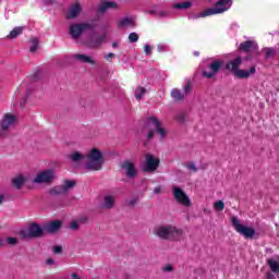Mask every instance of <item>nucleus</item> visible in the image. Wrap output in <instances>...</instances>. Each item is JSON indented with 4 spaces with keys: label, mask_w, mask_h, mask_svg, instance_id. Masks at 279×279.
<instances>
[{
    "label": "nucleus",
    "mask_w": 279,
    "mask_h": 279,
    "mask_svg": "<svg viewBox=\"0 0 279 279\" xmlns=\"http://www.w3.org/2000/svg\"><path fill=\"white\" fill-rule=\"evenodd\" d=\"M121 169L126 178H136L138 171L136 170V163L132 160L123 161L121 165Z\"/></svg>",
    "instance_id": "obj_14"
},
{
    "label": "nucleus",
    "mask_w": 279,
    "mask_h": 279,
    "mask_svg": "<svg viewBox=\"0 0 279 279\" xmlns=\"http://www.w3.org/2000/svg\"><path fill=\"white\" fill-rule=\"evenodd\" d=\"M73 186H75V181H63V183L61 184V191L63 192V195H66V193H69L70 190L73 189Z\"/></svg>",
    "instance_id": "obj_25"
},
{
    "label": "nucleus",
    "mask_w": 279,
    "mask_h": 279,
    "mask_svg": "<svg viewBox=\"0 0 279 279\" xmlns=\"http://www.w3.org/2000/svg\"><path fill=\"white\" fill-rule=\"evenodd\" d=\"M241 49H243V51H252V48L254 47V43L252 41H245L243 44H241Z\"/></svg>",
    "instance_id": "obj_34"
},
{
    "label": "nucleus",
    "mask_w": 279,
    "mask_h": 279,
    "mask_svg": "<svg viewBox=\"0 0 279 279\" xmlns=\"http://www.w3.org/2000/svg\"><path fill=\"white\" fill-rule=\"evenodd\" d=\"M24 239H37L43 236V228L37 223H32L27 230L22 231Z\"/></svg>",
    "instance_id": "obj_12"
},
{
    "label": "nucleus",
    "mask_w": 279,
    "mask_h": 279,
    "mask_svg": "<svg viewBox=\"0 0 279 279\" xmlns=\"http://www.w3.org/2000/svg\"><path fill=\"white\" fill-rule=\"evenodd\" d=\"M73 59L77 62H82L83 64H97V61H95V59L88 54L76 53L73 56Z\"/></svg>",
    "instance_id": "obj_19"
},
{
    "label": "nucleus",
    "mask_w": 279,
    "mask_h": 279,
    "mask_svg": "<svg viewBox=\"0 0 279 279\" xmlns=\"http://www.w3.org/2000/svg\"><path fill=\"white\" fill-rule=\"evenodd\" d=\"M136 204H138V198H132V199H130V201L128 202V205H129V206H134V205H136Z\"/></svg>",
    "instance_id": "obj_46"
},
{
    "label": "nucleus",
    "mask_w": 279,
    "mask_h": 279,
    "mask_svg": "<svg viewBox=\"0 0 279 279\" xmlns=\"http://www.w3.org/2000/svg\"><path fill=\"white\" fill-rule=\"evenodd\" d=\"M7 243V245H16V243H19V239L16 238H7L4 240V244Z\"/></svg>",
    "instance_id": "obj_37"
},
{
    "label": "nucleus",
    "mask_w": 279,
    "mask_h": 279,
    "mask_svg": "<svg viewBox=\"0 0 279 279\" xmlns=\"http://www.w3.org/2000/svg\"><path fill=\"white\" fill-rule=\"evenodd\" d=\"M241 57H238L231 61H229L227 63V69L228 71H231V73H233V75L236 73V71H239V68L241 66Z\"/></svg>",
    "instance_id": "obj_21"
},
{
    "label": "nucleus",
    "mask_w": 279,
    "mask_h": 279,
    "mask_svg": "<svg viewBox=\"0 0 279 279\" xmlns=\"http://www.w3.org/2000/svg\"><path fill=\"white\" fill-rule=\"evenodd\" d=\"M105 58H106V60H110V59L114 58V53L109 52V53H107V54L105 56Z\"/></svg>",
    "instance_id": "obj_49"
},
{
    "label": "nucleus",
    "mask_w": 279,
    "mask_h": 279,
    "mask_svg": "<svg viewBox=\"0 0 279 279\" xmlns=\"http://www.w3.org/2000/svg\"><path fill=\"white\" fill-rule=\"evenodd\" d=\"M145 95H147V88H145L143 86H138L135 89V99H137V101H141V99H143V97H145Z\"/></svg>",
    "instance_id": "obj_29"
},
{
    "label": "nucleus",
    "mask_w": 279,
    "mask_h": 279,
    "mask_svg": "<svg viewBox=\"0 0 279 279\" xmlns=\"http://www.w3.org/2000/svg\"><path fill=\"white\" fill-rule=\"evenodd\" d=\"M183 90H184L185 95H189V93H191V84L185 85Z\"/></svg>",
    "instance_id": "obj_47"
},
{
    "label": "nucleus",
    "mask_w": 279,
    "mask_h": 279,
    "mask_svg": "<svg viewBox=\"0 0 279 279\" xmlns=\"http://www.w3.org/2000/svg\"><path fill=\"white\" fill-rule=\"evenodd\" d=\"M104 162H106V158L101 149L93 147L87 151L85 167L88 171H101Z\"/></svg>",
    "instance_id": "obj_2"
},
{
    "label": "nucleus",
    "mask_w": 279,
    "mask_h": 279,
    "mask_svg": "<svg viewBox=\"0 0 279 279\" xmlns=\"http://www.w3.org/2000/svg\"><path fill=\"white\" fill-rule=\"evenodd\" d=\"M49 195L56 196V195H64V192H62V186L57 185L54 187H51L49 190Z\"/></svg>",
    "instance_id": "obj_31"
},
{
    "label": "nucleus",
    "mask_w": 279,
    "mask_h": 279,
    "mask_svg": "<svg viewBox=\"0 0 279 279\" xmlns=\"http://www.w3.org/2000/svg\"><path fill=\"white\" fill-rule=\"evenodd\" d=\"M157 51H158V53H165V52L169 51V45L158 44L157 45Z\"/></svg>",
    "instance_id": "obj_35"
},
{
    "label": "nucleus",
    "mask_w": 279,
    "mask_h": 279,
    "mask_svg": "<svg viewBox=\"0 0 279 279\" xmlns=\"http://www.w3.org/2000/svg\"><path fill=\"white\" fill-rule=\"evenodd\" d=\"M172 195L175 202H178V204L181 206H184L185 208L191 206V197H189V194L184 192V190H182L180 186L172 187Z\"/></svg>",
    "instance_id": "obj_8"
},
{
    "label": "nucleus",
    "mask_w": 279,
    "mask_h": 279,
    "mask_svg": "<svg viewBox=\"0 0 279 279\" xmlns=\"http://www.w3.org/2000/svg\"><path fill=\"white\" fill-rule=\"evenodd\" d=\"M46 265H49V266L56 265V260L53 258H48L46 259Z\"/></svg>",
    "instance_id": "obj_48"
},
{
    "label": "nucleus",
    "mask_w": 279,
    "mask_h": 279,
    "mask_svg": "<svg viewBox=\"0 0 279 279\" xmlns=\"http://www.w3.org/2000/svg\"><path fill=\"white\" fill-rule=\"evenodd\" d=\"M160 16H167V12H159Z\"/></svg>",
    "instance_id": "obj_52"
},
{
    "label": "nucleus",
    "mask_w": 279,
    "mask_h": 279,
    "mask_svg": "<svg viewBox=\"0 0 279 279\" xmlns=\"http://www.w3.org/2000/svg\"><path fill=\"white\" fill-rule=\"evenodd\" d=\"M108 10H119V2L114 0H102L98 5V12L104 14L108 12Z\"/></svg>",
    "instance_id": "obj_17"
},
{
    "label": "nucleus",
    "mask_w": 279,
    "mask_h": 279,
    "mask_svg": "<svg viewBox=\"0 0 279 279\" xmlns=\"http://www.w3.org/2000/svg\"><path fill=\"white\" fill-rule=\"evenodd\" d=\"M162 271H165L166 274H171V271H173V265L167 264L166 266H163Z\"/></svg>",
    "instance_id": "obj_43"
},
{
    "label": "nucleus",
    "mask_w": 279,
    "mask_h": 279,
    "mask_svg": "<svg viewBox=\"0 0 279 279\" xmlns=\"http://www.w3.org/2000/svg\"><path fill=\"white\" fill-rule=\"evenodd\" d=\"M129 40H130V43H138V34H136V33H131V34L129 35Z\"/></svg>",
    "instance_id": "obj_40"
},
{
    "label": "nucleus",
    "mask_w": 279,
    "mask_h": 279,
    "mask_svg": "<svg viewBox=\"0 0 279 279\" xmlns=\"http://www.w3.org/2000/svg\"><path fill=\"white\" fill-rule=\"evenodd\" d=\"M193 3L191 1L177 2L172 4L173 10H189L191 9Z\"/></svg>",
    "instance_id": "obj_24"
},
{
    "label": "nucleus",
    "mask_w": 279,
    "mask_h": 279,
    "mask_svg": "<svg viewBox=\"0 0 279 279\" xmlns=\"http://www.w3.org/2000/svg\"><path fill=\"white\" fill-rule=\"evenodd\" d=\"M83 11L84 5L82 4V2L75 0L69 5L65 16L70 21H73L74 19H77V16H80V14H82Z\"/></svg>",
    "instance_id": "obj_9"
},
{
    "label": "nucleus",
    "mask_w": 279,
    "mask_h": 279,
    "mask_svg": "<svg viewBox=\"0 0 279 279\" xmlns=\"http://www.w3.org/2000/svg\"><path fill=\"white\" fill-rule=\"evenodd\" d=\"M221 66H223V62L221 60H214L208 65V70L203 71L204 77H207V80H213V77H215V75H217L218 72L221 71Z\"/></svg>",
    "instance_id": "obj_11"
},
{
    "label": "nucleus",
    "mask_w": 279,
    "mask_h": 279,
    "mask_svg": "<svg viewBox=\"0 0 279 279\" xmlns=\"http://www.w3.org/2000/svg\"><path fill=\"white\" fill-rule=\"evenodd\" d=\"M231 223L235 232L244 236V239H254V236H256V230L252 227H247L241 223V220H239L236 216L231 217Z\"/></svg>",
    "instance_id": "obj_5"
},
{
    "label": "nucleus",
    "mask_w": 279,
    "mask_h": 279,
    "mask_svg": "<svg viewBox=\"0 0 279 279\" xmlns=\"http://www.w3.org/2000/svg\"><path fill=\"white\" fill-rule=\"evenodd\" d=\"M106 40V35L100 36H88L85 39V47H88L89 49H97V47H101V44Z\"/></svg>",
    "instance_id": "obj_15"
},
{
    "label": "nucleus",
    "mask_w": 279,
    "mask_h": 279,
    "mask_svg": "<svg viewBox=\"0 0 279 279\" xmlns=\"http://www.w3.org/2000/svg\"><path fill=\"white\" fill-rule=\"evenodd\" d=\"M158 132L160 138H165L167 136V131L162 129L160 121L156 118H148L144 124L143 133L146 134V137L149 140L154 138V134Z\"/></svg>",
    "instance_id": "obj_3"
},
{
    "label": "nucleus",
    "mask_w": 279,
    "mask_h": 279,
    "mask_svg": "<svg viewBox=\"0 0 279 279\" xmlns=\"http://www.w3.org/2000/svg\"><path fill=\"white\" fill-rule=\"evenodd\" d=\"M270 271L274 274H279V262L278 259L270 258L267 260Z\"/></svg>",
    "instance_id": "obj_28"
},
{
    "label": "nucleus",
    "mask_w": 279,
    "mask_h": 279,
    "mask_svg": "<svg viewBox=\"0 0 279 279\" xmlns=\"http://www.w3.org/2000/svg\"><path fill=\"white\" fill-rule=\"evenodd\" d=\"M112 47L114 48V49H117V47H119V44H117L116 41L112 44Z\"/></svg>",
    "instance_id": "obj_53"
},
{
    "label": "nucleus",
    "mask_w": 279,
    "mask_h": 279,
    "mask_svg": "<svg viewBox=\"0 0 279 279\" xmlns=\"http://www.w3.org/2000/svg\"><path fill=\"white\" fill-rule=\"evenodd\" d=\"M69 158L72 162H82L85 156L80 151H73L72 154L69 155Z\"/></svg>",
    "instance_id": "obj_27"
},
{
    "label": "nucleus",
    "mask_w": 279,
    "mask_h": 279,
    "mask_svg": "<svg viewBox=\"0 0 279 279\" xmlns=\"http://www.w3.org/2000/svg\"><path fill=\"white\" fill-rule=\"evenodd\" d=\"M254 75H256V66H251L248 70L239 69L233 76L235 80H250Z\"/></svg>",
    "instance_id": "obj_16"
},
{
    "label": "nucleus",
    "mask_w": 279,
    "mask_h": 279,
    "mask_svg": "<svg viewBox=\"0 0 279 279\" xmlns=\"http://www.w3.org/2000/svg\"><path fill=\"white\" fill-rule=\"evenodd\" d=\"M118 27L120 29H128L129 27H136V23L134 22V17H122L118 22Z\"/></svg>",
    "instance_id": "obj_20"
},
{
    "label": "nucleus",
    "mask_w": 279,
    "mask_h": 279,
    "mask_svg": "<svg viewBox=\"0 0 279 279\" xmlns=\"http://www.w3.org/2000/svg\"><path fill=\"white\" fill-rule=\"evenodd\" d=\"M4 199H5V196L3 194H0V204H3Z\"/></svg>",
    "instance_id": "obj_50"
},
{
    "label": "nucleus",
    "mask_w": 279,
    "mask_h": 279,
    "mask_svg": "<svg viewBox=\"0 0 279 279\" xmlns=\"http://www.w3.org/2000/svg\"><path fill=\"white\" fill-rule=\"evenodd\" d=\"M88 29H93V24L88 22H82V23H73L69 27V34L73 40H77L84 32H88Z\"/></svg>",
    "instance_id": "obj_7"
},
{
    "label": "nucleus",
    "mask_w": 279,
    "mask_h": 279,
    "mask_svg": "<svg viewBox=\"0 0 279 279\" xmlns=\"http://www.w3.org/2000/svg\"><path fill=\"white\" fill-rule=\"evenodd\" d=\"M266 58H274L276 56V50L274 48L264 49Z\"/></svg>",
    "instance_id": "obj_36"
},
{
    "label": "nucleus",
    "mask_w": 279,
    "mask_h": 279,
    "mask_svg": "<svg viewBox=\"0 0 279 279\" xmlns=\"http://www.w3.org/2000/svg\"><path fill=\"white\" fill-rule=\"evenodd\" d=\"M177 121H184L186 119V113L184 111L179 112L175 116Z\"/></svg>",
    "instance_id": "obj_41"
},
{
    "label": "nucleus",
    "mask_w": 279,
    "mask_h": 279,
    "mask_svg": "<svg viewBox=\"0 0 279 279\" xmlns=\"http://www.w3.org/2000/svg\"><path fill=\"white\" fill-rule=\"evenodd\" d=\"M60 228H62V222L60 220H53L46 226L47 232L50 233L58 232Z\"/></svg>",
    "instance_id": "obj_23"
},
{
    "label": "nucleus",
    "mask_w": 279,
    "mask_h": 279,
    "mask_svg": "<svg viewBox=\"0 0 279 279\" xmlns=\"http://www.w3.org/2000/svg\"><path fill=\"white\" fill-rule=\"evenodd\" d=\"M56 181V169H45L39 171L34 178V184H53Z\"/></svg>",
    "instance_id": "obj_6"
},
{
    "label": "nucleus",
    "mask_w": 279,
    "mask_h": 279,
    "mask_svg": "<svg viewBox=\"0 0 279 279\" xmlns=\"http://www.w3.org/2000/svg\"><path fill=\"white\" fill-rule=\"evenodd\" d=\"M37 49H38V38L33 37L29 41V51L34 53V51H36Z\"/></svg>",
    "instance_id": "obj_33"
},
{
    "label": "nucleus",
    "mask_w": 279,
    "mask_h": 279,
    "mask_svg": "<svg viewBox=\"0 0 279 279\" xmlns=\"http://www.w3.org/2000/svg\"><path fill=\"white\" fill-rule=\"evenodd\" d=\"M17 118L14 113H4L0 120V128L2 132H9L14 125H16Z\"/></svg>",
    "instance_id": "obj_10"
},
{
    "label": "nucleus",
    "mask_w": 279,
    "mask_h": 279,
    "mask_svg": "<svg viewBox=\"0 0 279 279\" xmlns=\"http://www.w3.org/2000/svg\"><path fill=\"white\" fill-rule=\"evenodd\" d=\"M25 29V27L23 26H17L15 28H13L10 34L7 36V38H19V36H21V34H23V31Z\"/></svg>",
    "instance_id": "obj_26"
},
{
    "label": "nucleus",
    "mask_w": 279,
    "mask_h": 279,
    "mask_svg": "<svg viewBox=\"0 0 279 279\" xmlns=\"http://www.w3.org/2000/svg\"><path fill=\"white\" fill-rule=\"evenodd\" d=\"M144 53L145 56H151V46L149 44L144 45Z\"/></svg>",
    "instance_id": "obj_42"
},
{
    "label": "nucleus",
    "mask_w": 279,
    "mask_h": 279,
    "mask_svg": "<svg viewBox=\"0 0 279 279\" xmlns=\"http://www.w3.org/2000/svg\"><path fill=\"white\" fill-rule=\"evenodd\" d=\"M158 165H160V160L156 158V156L146 154L143 166L144 171H156V169H158Z\"/></svg>",
    "instance_id": "obj_13"
},
{
    "label": "nucleus",
    "mask_w": 279,
    "mask_h": 279,
    "mask_svg": "<svg viewBox=\"0 0 279 279\" xmlns=\"http://www.w3.org/2000/svg\"><path fill=\"white\" fill-rule=\"evenodd\" d=\"M194 56H199V52H194Z\"/></svg>",
    "instance_id": "obj_55"
},
{
    "label": "nucleus",
    "mask_w": 279,
    "mask_h": 279,
    "mask_svg": "<svg viewBox=\"0 0 279 279\" xmlns=\"http://www.w3.org/2000/svg\"><path fill=\"white\" fill-rule=\"evenodd\" d=\"M232 8V0H219L215 8L207 9L199 13L201 19H205V16H213L215 14H223V12H228V10Z\"/></svg>",
    "instance_id": "obj_4"
},
{
    "label": "nucleus",
    "mask_w": 279,
    "mask_h": 279,
    "mask_svg": "<svg viewBox=\"0 0 279 279\" xmlns=\"http://www.w3.org/2000/svg\"><path fill=\"white\" fill-rule=\"evenodd\" d=\"M25 182H27V175L25 174H17L12 179V185L15 189H23V184H25Z\"/></svg>",
    "instance_id": "obj_22"
},
{
    "label": "nucleus",
    "mask_w": 279,
    "mask_h": 279,
    "mask_svg": "<svg viewBox=\"0 0 279 279\" xmlns=\"http://www.w3.org/2000/svg\"><path fill=\"white\" fill-rule=\"evenodd\" d=\"M186 169H189V171H192L193 173H196V171H197V166H195L194 162H187V163H186Z\"/></svg>",
    "instance_id": "obj_39"
},
{
    "label": "nucleus",
    "mask_w": 279,
    "mask_h": 279,
    "mask_svg": "<svg viewBox=\"0 0 279 279\" xmlns=\"http://www.w3.org/2000/svg\"><path fill=\"white\" fill-rule=\"evenodd\" d=\"M5 245V240L0 239V246Z\"/></svg>",
    "instance_id": "obj_51"
},
{
    "label": "nucleus",
    "mask_w": 279,
    "mask_h": 279,
    "mask_svg": "<svg viewBox=\"0 0 279 279\" xmlns=\"http://www.w3.org/2000/svg\"><path fill=\"white\" fill-rule=\"evenodd\" d=\"M53 254H62V246L61 245H56L52 247Z\"/></svg>",
    "instance_id": "obj_44"
},
{
    "label": "nucleus",
    "mask_w": 279,
    "mask_h": 279,
    "mask_svg": "<svg viewBox=\"0 0 279 279\" xmlns=\"http://www.w3.org/2000/svg\"><path fill=\"white\" fill-rule=\"evenodd\" d=\"M70 230H80V222L77 220H73L69 225Z\"/></svg>",
    "instance_id": "obj_38"
},
{
    "label": "nucleus",
    "mask_w": 279,
    "mask_h": 279,
    "mask_svg": "<svg viewBox=\"0 0 279 279\" xmlns=\"http://www.w3.org/2000/svg\"><path fill=\"white\" fill-rule=\"evenodd\" d=\"M20 106L23 108V106H25V102H21Z\"/></svg>",
    "instance_id": "obj_54"
},
{
    "label": "nucleus",
    "mask_w": 279,
    "mask_h": 279,
    "mask_svg": "<svg viewBox=\"0 0 279 279\" xmlns=\"http://www.w3.org/2000/svg\"><path fill=\"white\" fill-rule=\"evenodd\" d=\"M117 202V196L114 194H106L102 198L101 207L106 210H110L114 208V204Z\"/></svg>",
    "instance_id": "obj_18"
},
{
    "label": "nucleus",
    "mask_w": 279,
    "mask_h": 279,
    "mask_svg": "<svg viewBox=\"0 0 279 279\" xmlns=\"http://www.w3.org/2000/svg\"><path fill=\"white\" fill-rule=\"evenodd\" d=\"M153 193H154L155 195H160V193H162V187H161V186L155 187L154 191H153Z\"/></svg>",
    "instance_id": "obj_45"
},
{
    "label": "nucleus",
    "mask_w": 279,
    "mask_h": 279,
    "mask_svg": "<svg viewBox=\"0 0 279 279\" xmlns=\"http://www.w3.org/2000/svg\"><path fill=\"white\" fill-rule=\"evenodd\" d=\"M171 97L174 101H182V99H184V94H182L180 89L173 88L171 90Z\"/></svg>",
    "instance_id": "obj_30"
},
{
    "label": "nucleus",
    "mask_w": 279,
    "mask_h": 279,
    "mask_svg": "<svg viewBox=\"0 0 279 279\" xmlns=\"http://www.w3.org/2000/svg\"><path fill=\"white\" fill-rule=\"evenodd\" d=\"M153 234L161 241H180L184 236V230L173 225H159L153 229Z\"/></svg>",
    "instance_id": "obj_1"
},
{
    "label": "nucleus",
    "mask_w": 279,
    "mask_h": 279,
    "mask_svg": "<svg viewBox=\"0 0 279 279\" xmlns=\"http://www.w3.org/2000/svg\"><path fill=\"white\" fill-rule=\"evenodd\" d=\"M226 208V203H223V201H216L214 203V210H216L217 213H221L222 210H225Z\"/></svg>",
    "instance_id": "obj_32"
}]
</instances>
